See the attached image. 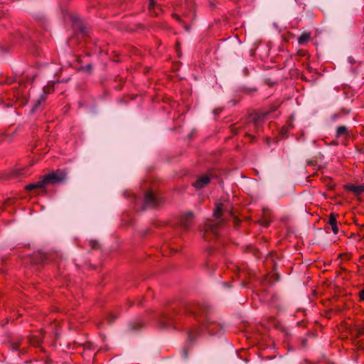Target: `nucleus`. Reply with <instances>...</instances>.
<instances>
[{
  "label": "nucleus",
  "mask_w": 364,
  "mask_h": 364,
  "mask_svg": "<svg viewBox=\"0 0 364 364\" xmlns=\"http://www.w3.org/2000/svg\"><path fill=\"white\" fill-rule=\"evenodd\" d=\"M223 212V205L222 203H217L213 211L215 220L208 219L204 224L203 230L204 232L203 237L205 240H210V236L213 238L217 237L219 235L223 225V220L220 219Z\"/></svg>",
  "instance_id": "1"
},
{
  "label": "nucleus",
  "mask_w": 364,
  "mask_h": 364,
  "mask_svg": "<svg viewBox=\"0 0 364 364\" xmlns=\"http://www.w3.org/2000/svg\"><path fill=\"white\" fill-rule=\"evenodd\" d=\"M66 173L63 170H57L43 176L38 182L26 186L27 191H31L35 188H44L49 184H57L64 181L66 178Z\"/></svg>",
  "instance_id": "2"
},
{
  "label": "nucleus",
  "mask_w": 364,
  "mask_h": 364,
  "mask_svg": "<svg viewBox=\"0 0 364 364\" xmlns=\"http://www.w3.org/2000/svg\"><path fill=\"white\" fill-rule=\"evenodd\" d=\"M222 327L220 324L211 321L210 318H206V323H201L200 329L201 331H205L209 334H216L221 330Z\"/></svg>",
  "instance_id": "3"
},
{
  "label": "nucleus",
  "mask_w": 364,
  "mask_h": 364,
  "mask_svg": "<svg viewBox=\"0 0 364 364\" xmlns=\"http://www.w3.org/2000/svg\"><path fill=\"white\" fill-rule=\"evenodd\" d=\"M144 203L147 208H154L159 204V198L151 191H149L145 193Z\"/></svg>",
  "instance_id": "4"
},
{
  "label": "nucleus",
  "mask_w": 364,
  "mask_h": 364,
  "mask_svg": "<svg viewBox=\"0 0 364 364\" xmlns=\"http://www.w3.org/2000/svg\"><path fill=\"white\" fill-rule=\"evenodd\" d=\"M193 213L191 212L186 213L182 215L181 219V225L184 230H188L193 220Z\"/></svg>",
  "instance_id": "5"
},
{
  "label": "nucleus",
  "mask_w": 364,
  "mask_h": 364,
  "mask_svg": "<svg viewBox=\"0 0 364 364\" xmlns=\"http://www.w3.org/2000/svg\"><path fill=\"white\" fill-rule=\"evenodd\" d=\"M345 188L353 193L355 195L358 196L364 193V183L363 184H348L345 186Z\"/></svg>",
  "instance_id": "6"
},
{
  "label": "nucleus",
  "mask_w": 364,
  "mask_h": 364,
  "mask_svg": "<svg viewBox=\"0 0 364 364\" xmlns=\"http://www.w3.org/2000/svg\"><path fill=\"white\" fill-rule=\"evenodd\" d=\"M175 322L176 319L173 315H166L161 318V325L164 328H170L173 326Z\"/></svg>",
  "instance_id": "7"
},
{
  "label": "nucleus",
  "mask_w": 364,
  "mask_h": 364,
  "mask_svg": "<svg viewBox=\"0 0 364 364\" xmlns=\"http://www.w3.org/2000/svg\"><path fill=\"white\" fill-rule=\"evenodd\" d=\"M210 183V177L204 175L200 177H199L196 181L194 183V186L197 189H200L205 187L206 185H208Z\"/></svg>",
  "instance_id": "8"
},
{
  "label": "nucleus",
  "mask_w": 364,
  "mask_h": 364,
  "mask_svg": "<svg viewBox=\"0 0 364 364\" xmlns=\"http://www.w3.org/2000/svg\"><path fill=\"white\" fill-rule=\"evenodd\" d=\"M311 39V33L308 31H304L301 33L298 39V43L300 46L305 45L306 43L310 41Z\"/></svg>",
  "instance_id": "9"
},
{
  "label": "nucleus",
  "mask_w": 364,
  "mask_h": 364,
  "mask_svg": "<svg viewBox=\"0 0 364 364\" xmlns=\"http://www.w3.org/2000/svg\"><path fill=\"white\" fill-rule=\"evenodd\" d=\"M328 223L333 233L337 234L338 232V228L337 226L336 218L333 213L330 215Z\"/></svg>",
  "instance_id": "10"
},
{
  "label": "nucleus",
  "mask_w": 364,
  "mask_h": 364,
  "mask_svg": "<svg viewBox=\"0 0 364 364\" xmlns=\"http://www.w3.org/2000/svg\"><path fill=\"white\" fill-rule=\"evenodd\" d=\"M349 135L348 131L345 126H341L338 127L337 132H336V136L337 137H343L346 138Z\"/></svg>",
  "instance_id": "11"
},
{
  "label": "nucleus",
  "mask_w": 364,
  "mask_h": 364,
  "mask_svg": "<svg viewBox=\"0 0 364 364\" xmlns=\"http://www.w3.org/2000/svg\"><path fill=\"white\" fill-rule=\"evenodd\" d=\"M46 90L44 89V94H43V95L41 96L40 99H38V100L36 102V103L34 104L33 107V108H32V109H31V111H32L33 112H34L37 109L38 107V106L40 105V104H41V100H45V99H46Z\"/></svg>",
  "instance_id": "12"
},
{
  "label": "nucleus",
  "mask_w": 364,
  "mask_h": 364,
  "mask_svg": "<svg viewBox=\"0 0 364 364\" xmlns=\"http://www.w3.org/2000/svg\"><path fill=\"white\" fill-rule=\"evenodd\" d=\"M149 9L150 11H151L153 9H154V0H149Z\"/></svg>",
  "instance_id": "13"
},
{
  "label": "nucleus",
  "mask_w": 364,
  "mask_h": 364,
  "mask_svg": "<svg viewBox=\"0 0 364 364\" xmlns=\"http://www.w3.org/2000/svg\"><path fill=\"white\" fill-rule=\"evenodd\" d=\"M358 296L360 301H364V288L359 291Z\"/></svg>",
  "instance_id": "14"
},
{
  "label": "nucleus",
  "mask_w": 364,
  "mask_h": 364,
  "mask_svg": "<svg viewBox=\"0 0 364 364\" xmlns=\"http://www.w3.org/2000/svg\"><path fill=\"white\" fill-rule=\"evenodd\" d=\"M92 248L97 249L99 247V244L97 242H92L90 243Z\"/></svg>",
  "instance_id": "15"
},
{
  "label": "nucleus",
  "mask_w": 364,
  "mask_h": 364,
  "mask_svg": "<svg viewBox=\"0 0 364 364\" xmlns=\"http://www.w3.org/2000/svg\"><path fill=\"white\" fill-rule=\"evenodd\" d=\"M198 330H197V331H191V332L189 333V338H190V339H192V338L193 337V336H194V335H196V334H198Z\"/></svg>",
  "instance_id": "16"
},
{
  "label": "nucleus",
  "mask_w": 364,
  "mask_h": 364,
  "mask_svg": "<svg viewBox=\"0 0 364 364\" xmlns=\"http://www.w3.org/2000/svg\"><path fill=\"white\" fill-rule=\"evenodd\" d=\"M173 18H175L176 19H177V20H178V21L180 20V17H179V16H178V14H173Z\"/></svg>",
  "instance_id": "17"
},
{
  "label": "nucleus",
  "mask_w": 364,
  "mask_h": 364,
  "mask_svg": "<svg viewBox=\"0 0 364 364\" xmlns=\"http://www.w3.org/2000/svg\"><path fill=\"white\" fill-rule=\"evenodd\" d=\"M41 342V341L40 339H38L36 344L38 345V344H40Z\"/></svg>",
  "instance_id": "18"
},
{
  "label": "nucleus",
  "mask_w": 364,
  "mask_h": 364,
  "mask_svg": "<svg viewBox=\"0 0 364 364\" xmlns=\"http://www.w3.org/2000/svg\"><path fill=\"white\" fill-rule=\"evenodd\" d=\"M295 1H296V3H297V4H301V2L300 1V0H295Z\"/></svg>",
  "instance_id": "19"
},
{
  "label": "nucleus",
  "mask_w": 364,
  "mask_h": 364,
  "mask_svg": "<svg viewBox=\"0 0 364 364\" xmlns=\"http://www.w3.org/2000/svg\"><path fill=\"white\" fill-rule=\"evenodd\" d=\"M109 323H111L114 321V319H111V318H109Z\"/></svg>",
  "instance_id": "20"
}]
</instances>
